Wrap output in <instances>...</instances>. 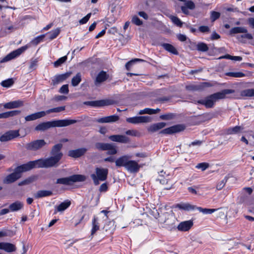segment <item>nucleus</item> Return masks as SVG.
Listing matches in <instances>:
<instances>
[{"mask_svg": "<svg viewBox=\"0 0 254 254\" xmlns=\"http://www.w3.org/2000/svg\"><path fill=\"white\" fill-rule=\"evenodd\" d=\"M65 110V106L58 107L54 108H52L45 111V116L47 114H50L51 113H58L63 111Z\"/></svg>", "mask_w": 254, "mask_h": 254, "instance_id": "nucleus-42", "label": "nucleus"}, {"mask_svg": "<svg viewBox=\"0 0 254 254\" xmlns=\"http://www.w3.org/2000/svg\"><path fill=\"white\" fill-rule=\"evenodd\" d=\"M95 147L99 150L107 151L108 155H114L117 153L116 146L112 143L98 142L95 144Z\"/></svg>", "mask_w": 254, "mask_h": 254, "instance_id": "nucleus-7", "label": "nucleus"}, {"mask_svg": "<svg viewBox=\"0 0 254 254\" xmlns=\"http://www.w3.org/2000/svg\"><path fill=\"white\" fill-rule=\"evenodd\" d=\"M81 81V75L80 73H77L71 79V84L73 86H77Z\"/></svg>", "mask_w": 254, "mask_h": 254, "instance_id": "nucleus-40", "label": "nucleus"}, {"mask_svg": "<svg viewBox=\"0 0 254 254\" xmlns=\"http://www.w3.org/2000/svg\"><path fill=\"white\" fill-rule=\"evenodd\" d=\"M185 129V127L182 125L174 126L166 128H165L160 132L161 134H170L181 131Z\"/></svg>", "mask_w": 254, "mask_h": 254, "instance_id": "nucleus-15", "label": "nucleus"}, {"mask_svg": "<svg viewBox=\"0 0 254 254\" xmlns=\"http://www.w3.org/2000/svg\"><path fill=\"white\" fill-rule=\"evenodd\" d=\"M13 83L14 82L13 79L12 78H9L2 81L1 82V85L4 87H9L13 84Z\"/></svg>", "mask_w": 254, "mask_h": 254, "instance_id": "nucleus-48", "label": "nucleus"}, {"mask_svg": "<svg viewBox=\"0 0 254 254\" xmlns=\"http://www.w3.org/2000/svg\"><path fill=\"white\" fill-rule=\"evenodd\" d=\"M23 105V102L20 100H16L8 103H6L4 104L3 107L5 109H14L20 107Z\"/></svg>", "mask_w": 254, "mask_h": 254, "instance_id": "nucleus-27", "label": "nucleus"}, {"mask_svg": "<svg viewBox=\"0 0 254 254\" xmlns=\"http://www.w3.org/2000/svg\"><path fill=\"white\" fill-rule=\"evenodd\" d=\"M23 207V203L19 201H16L9 206V208L10 211H17L21 210Z\"/></svg>", "mask_w": 254, "mask_h": 254, "instance_id": "nucleus-31", "label": "nucleus"}, {"mask_svg": "<svg viewBox=\"0 0 254 254\" xmlns=\"http://www.w3.org/2000/svg\"><path fill=\"white\" fill-rule=\"evenodd\" d=\"M31 170L29 165V163L22 165L17 167L14 172L8 175L3 180V183L5 184H10L13 183L18 179L20 177V174L22 172H26Z\"/></svg>", "mask_w": 254, "mask_h": 254, "instance_id": "nucleus-4", "label": "nucleus"}, {"mask_svg": "<svg viewBox=\"0 0 254 254\" xmlns=\"http://www.w3.org/2000/svg\"><path fill=\"white\" fill-rule=\"evenodd\" d=\"M162 46L168 52L174 55H178V52L177 49L172 45L168 43L162 44Z\"/></svg>", "mask_w": 254, "mask_h": 254, "instance_id": "nucleus-35", "label": "nucleus"}, {"mask_svg": "<svg viewBox=\"0 0 254 254\" xmlns=\"http://www.w3.org/2000/svg\"><path fill=\"white\" fill-rule=\"evenodd\" d=\"M20 113V111L19 110H13L0 113V119H7L9 117L17 116L19 115Z\"/></svg>", "mask_w": 254, "mask_h": 254, "instance_id": "nucleus-33", "label": "nucleus"}, {"mask_svg": "<svg viewBox=\"0 0 254 254\" xmlns=\"http://www.w3.org/2000/svg\"><path fill=\"white\" fill-rule=\"evenodd\" d=\"M20 136L19 130H9L0 137L1 142H6L11 140Z\"/></svg>", "mask_w": 254, "mask_h": 254, "instance_id": "nucleus-12", "label": "nucleus"}, {"mask_svg": "<svg viewBox=\"0 0 254 254\" xmlns=\"http://www.w3.org/2000/svg\"><path fill=\"white\" fill-rule=\"evenodd\" d=\"M131 22L134 24L140 26L142 25V22L140 20V19L136 15H134L132 17Z\"/></svg>", "mask_w": 254, "mask_h": 254, "instance_id": "nucleus-56", "label": "nucleus"}, {"mask_svg": "<svg viewBox=\"0 0 254 254\" xmlns=\"http://www.w3.org/2000/svg\"><path fill=\"white\" fill-rule=\"evenodd\" d=\"M0 249L3 250L6 252L10 253L15 252L16 247L12 244L1 242L0 243Z\"/></svg>", "mask_w": 254, "mask_h": 254, "instance_id": "nucleus-26", "label": "nucleus"}, {"mask_svg": "<svg viewBox=\"0 0 254 254\" xmlns=\"http://www.w3.org/2000/svg\"><path fill=\"white\" fill-rule=\"evenodd\" d=\"M248 23L249 26L252 28H254V18L251 17V18H248Z\"/></svg>", "mask_w": 254, "mask_h": 254, "instance_id": "nucleus-64", "label": "nucleus"}, {"mask_svg": "<svg viewBox=\"0 0 254 254\" xmlns=\"http://www.w3.org/2000/svg\"><path fill=\"white\" fill-rule=\"evenodd\" d=\"M76 122V120L69 119L49 121L39 124L35 127V129L36 130L44 131L51 127H66Z\"/></svg>", "mask_w": 254, "mask_h": 254, "instance_id": "nucleus-2", "label": "nucleus"}, {"mask_svg": "<svg viewBox=\"0 0 254 254\" xmlns=\"http://www.w3.org/2000/svg\"><path fill=\"white\" fill-rule=\"evenodd\" d=\"M199 30L202 33H205L209 32L210 29L207 26H201L199 27Z\"/></svg>", "mask_w": 254, "mask_h": 254, "instance_id": "nucleus-62", "label": "nucleus"}, {"mask_svg": "<svg viewBox=\"0 0 254 254\" xmlns=\"http://www.w3.org/2000/svg\"><path fill=\"white\" fill-rule=\"evenodd\" d=\"M87 150V149L85 148H81L75 150H70L68 152V155L70 157L77 158L84 155Z\"/></svg>", "mask_w": 254, "mask_h": 254, "instance_id": "nucleus-22", "label": "nucleus"}, {"mask_svg": "<svg viewBox=\"0 0 254 254\" xmlns=\"http://www.w3.org/2000/svg\"><path fill=\"white\" fill-rule=\"evenodd\" d=\"M175 117V115L172 113H169L165 115L160 116V118L162 120H170L173 119Z\"/></svg>", "mask_w": 254, "mask_h": 254, "instance_id": "nucleus-53", "label": "nucleus"}, {"mask_svg": "<svg viewBox=\"0 0 254 254\" xmlns=\"http://www.w3.org/2000/svg\"><path fill=\"white\" fill-rule=\"evenodd\" d=\"M240 95L243 97H251L254 96V88L242 90L240 93Z\"/></svg>", "mask_w": 254, "mask_h": 254, "instance_id": "nucleus-37", "label": "nucleus"}, {"mask_svg": "<svg viewBox=\"0 0 254 254\" xmlns=\"http://www.w3.org/2000/svg\"><path fill=\"white\" fill-rule=\"evenodd\" d=\"M71 74V72H67L64 74H59L54 76L52 79L53 84L55 85L65 80L68 78Z\"/></svg>", "mask_w": 254, "mask_h": 254, "instance_id": "nucleus-20", "label": "nucleus"}, {"mask_svg": "<svg viewBox=\"0 0 254 254\" xmlns=\"http://www.w3.org/2000/svg\"><path fill=\"white\" fill-rule=\"evenodd\" d=\"M100 225L98 222V218L94 216L92 221V229L91 231V236L92 237L95 234V233L99 230Z\"/></svg>", "mask_w": 254, "mask_h": 254, "instance_id": "nucleus-32", "label": "nucleus"}, {"mask_svg": "<svg viewBox=\"0 0 254 254\" xmlns=\"http://www.w3.org/2000/svg\"><path fill=\"white\" fill-rule=\"evenodd\" d=\"M197 50L200 52H206L208 50L207 45L204 43H199L196 46Z\"/></svg>", "mask_w": 254, "mask_h": 254, "instance_id": "nucleus-46", "label": "nucleus"}, {"mask_svg": "<svg viewBox=\"0 0 254 254\" xmlns=\"http://www.w3.org/2000/svg\"><path fill=\"white\" fill-rule=\"evenodd\" d=\"M220 13L218 12L212 11L211 12L210 18L212 21H214L219 18Z\"/></svg>", "mask_w": 254, "mask_h": 254, "instance_id": "nucleus-54", "label": "nucleus"}, {"mask_svg": "<svg viewBox=\"0 0 254 254\" xmlns=\"http://www.w3.org/2000/svg\"><path fill=\"white\" fill-rule=\"evenodd\" d=\"M60 160L54 156L46 159H39L35 161L29 162V165L32 169L34 168H50L57 167Z\"/></svg>", "mask_w": 254, "mask_h": 254, "instance_id": "nucleus-3", "label": "nucleus"}, {"mask_svg": "<svg viewBox=\"0 0 254 254\" xmlns=\"http://www.w3.org/2000/svg\"><path fill=\"white\" fill-rule=\"evenodd\" d=\"M67 60V56H64L60 59H59L57 61H56L54 63V66L55 67H58L60 66L62 64L64 63Z\"/></svg>", "mask_w": 254, "mask_h": 254, "instance_id": "nucleus-49", "label": "nucleus"}, {"mask_svg": "<svg viewBox=\"0 0 254 254\" xmlns=\"http://www.w3.org/2000/svg\"><path fill=\"white\" fill-rule=\"evenodd\" d=\"M28 48V46L26 45L23 46L15 51H12V52L8 54L7 56H6L2 59H1L0 61V63H2L6 62L17 57L18 56L20 55L22 53H23Z\"/></svg>", "mask_w": 254, "mask_h": 254, "instance_id": "nucleus-8", "label": "nucleus"}, {"mask_svg": "<svg viewBox=\"0 0 254 254\" xmlns=\"http://www.w3.org/2000/svg\"><path fill=\"white\" fill-rule=\"evenodd\" d=\"M130 158V157L127 155H124L118 158L115 161L116 166L118 167L126 166L128 160Z\"/></svg>", "mask_w": 254, "mask_h": 254, "instance_id": "nucleus-25", "label": "nucleus"}, {"mask_svg": "<svg viewBox=\"0 0 254 254\" xmlns=\"http://www.w3.org/2000/svg\"><path fill=\"white\" fill-rule=\"evenodd\" d=\"M86 177L84 175L76 174L68 177L58 179L56 183L65 185H71L74 183L84 182Z\"/></svg>", "mask_w": 254, "mask_h": 254, "instance_id": "nucleus-5", "label": "nucleus"}, {"mask_svg": "<svg viewBox=\"0 0 254 254\" xmlns=\"http://www.w3.org/2000/svg\"><path fill=\"white\" fill-rule=\"evenodd\" d=\"M158 180L161 184L166 186L165 188L166 190H170L175 184L174 181L170 180L168 175H167L166 178H158Z\"/></svg>", "mask_w": 254, "mask_h": 254, "instance_id": "nucleus-23", "label": "nucleus"}, {"mask_svg": "<svg viewBox=\"0 0 254 254\" xmlns=\"http://www.w3.org/2000/svg\"><path fill=\"white\" fill-rule=\"evenodd\" d=\"M70 201L68 200L61 203L57 206V211L60 212L64 211L70 206Z\"/></svg>", "mask_w": 254, "mask_h": 254, "instance_id": "nucleus-38", "label": "nucleus"}, {"mask_svg": "<svg viewBox=\"0 0 254 254\" xmlns=\"http://www.w3.org/2000/svg\"><path fill=\"white\" fill-rule=\"evenodd\" d=\"M108 174V170L106 168H96L95 169V173L92 174L91 177L93 180L94 184L96 186L98 185L100 182H103L106 180Z\"/></svg>", "mask_w": 254, "mask_h": 254, "instance_id": "nucleus-6", "label": "nucleus"}, {"mask_svg": "<svg viewBox=\"0 0 254 254\" xmlns=\"http://www.w3.org/2000/svg\"><path fill=\"white\" fill-rule=\"evenodd\" d=\"M114 101L109 99H105L97 101H85L83 102V104L91 107H103L112 105Z\"/></svg>", "mask_w": 254, "mask_h": 254, "instance_id": "nucleus-11", "label": "nucleus"}, {"mask_svg": "<svg viewBox=\"0 0 254 254\" xmlns=\"http://www.w3.org/2000/svg\"><path fill=\"white\" fill-rule=\"evenodd\" d=\"M200 189L199 186H194L193 187H190L188 188L189 192L193 194H199L197 190Z\"/></svg>", "mask_w": 254, "mask_h": 254, "instance_id": "nucleus-51", "label": "nucleus"}, {"mask_svg": "<svg viewBox=\"0 0 254 254\" xmlns=\"http://www.w3.org/2000/svg\"><path fill=\"white\" fill-rule=\"evenodd\" d=\"M170 18L171 19L172 21L178 27H182L183 25V22L177 16L171 15L170 16Z\"/></svg>", "mask_w": 254, "mask_h": 254, "instance_id": "nucleus-47", "label": "nucleus"}, {"mask_svg": "<svg viewBox=\"0 0 254 254\" xmlns=\"http://www.w3.org/2000/svg\"><path fill=\"white\" fill-rule=\"evenodd\" d=\"M234 92L235 90L233 89H224L213 94L204 99L198 100L197 103L204 105L207 108H212L217 100L224 99L226 98V95Z\"/></svg>", "mask_w": 254, "mask_h": 254, "instance_id": "nucleus-1", "label": "nucleus"}, {"mask_svg": "<svg viewBox=\"0 0 254 254\" xmlns=\"http://www.w3.org/2000/svg\"><path fill=\"white\" fill-rule=\"evenodd\" d=\"M91 13L87 14L85 16H84L83 18H82L81 19H80L79 21V23L80 24H85L89 20V19L91 16Z\"/></svg>", "mask_w": 254, "mask_h": 254, "instance_id": "nucleus-60", "label": "nucleus"}, {"mask_svg": "<svg viewBox=\"0 0 254 254\" xmlns=\"http://www.w3.org/2000/svg\"><path fill=\"white\" fill-rule=\"evenodd\" d=\"M46 144L44 139H37L28 143L25 145V148L29 150H38Z\"/></svg>", "mask_w": 254, "mask_h": 254, "instance_id": "nucleus-10", "label": "nucleus"}, {"mask_svg": "<svg viewBox=\"0 0 254 254\" xmlns=\"http://www.w3.org/2000/svg\"><path fill=\"white\" fill-rule=\"evenodd\" d=\"M225 75L233 77H243L245 75V74L242 72H228L225 73Z\"/></svg>", "mask_w": 254, "mask_h": 254, "instance_id": "nucleus-45", "label": "nucleus"}, {"mask_svg": "<svg viewBox=\"0 0 254 254\" xmlns=\"http://www.w3.org/2000/svg\"><path fill=\"white\" fill-rule=\"evenodd\" d=\"M166 219L164 220L165 225L168 229L172 230L176 228V223L177 219L173 213H166L165 214Z\"/></svg>", "mask_w": 254, "mask_h": 254, "instance_id": "nucleus-14", "label": "nucleus"}, {"mask_svg": "<svg viewBox=\"0 0 254 254\" xmlns=\"http://www.w3.org/2000/svg\"><path fill=\"white\" fill-rule=\"evenodd\" d=\"M109 138L112 141L122 143H127L129 141V138L125 135H112L109 136Z\"/></svg>", "mask_w": 254, "mask_h": 254, "instance_id": "nucleus-19", "label": "nucleus"}, {"mask_svg": "<svg viewBox=\"0 0 254 254\" xmlns=\"http://www.w3.org/2000/svg\"><path fill=\"white\" fill-rule=\"evenodd\" d=\"M209 167V164L207 163H201L196 166L197 169H200L202 171L205 170Z\"/></svg>", "mask_w": 254, "mask_h": 254, "instance_id": "nucleus-55", "label": "nucleus"}, {"mask_svg": "<svg viewBox=\"0 0 254 254\" xmlns=\"http://www.w3.org/2000/svg\"><path fill=\"white\" fill-rule=\"evenodd\" d=\"M127 122L133 124H137L139 123H146L151 122L152 118L150 116H139L128 118L126 119Z\"/></svg>", "mask_w": 254, "mask_h": 254, "instance_id": "nucleus-13", "label": "nucleus"}, {"mask_svg": "<svg viewBox=\"0 0 254 254\" xmlns=\"http://www.w3.org/2000/svg\"><path fill=\"white\" fill-rule=\"evenodd\" d=\"M52 194V192L50 190H41L37 192L36 193L34 194V196L36 198H39L40 197H46L50 196Z\"/></svg>", "mask_w": 254, "mask_h": 254, "instance_id": "nucleus-36", "label": "nucleus"}, {"mask_svg": "<svg viewBox=\"0 0 254 254\" xmlns=\"http://www.w3.org/2000/svg\"><path fill=\"white\" fill-rule=\"evenodd\" d=\"M104 228L106 231L112 232L115 230V222L113 221H109L105 225Z\"/></svg>", "mask_w": 254, "mask_h": 254, "instance_id": "nucleus-41", "label": "nucleus"}, {"mask_svg": "<svg viewBox=\"0 0 254 254\" xmlns=\"http://www.w3.org/2000/svg\"><path fill=\"white\" fill-rule=\"evenodd\" d=\"M108 77L109 75L107 74L105 71H101L98 74L96 78L95 84L97 85L98 84L103 82L106 80Z\"/></svg>", "mask_w": 254, "mask_h": 254, "instance_id": "nucleus-29", "label": "nucleus"}, {"mask_svg": "<svg viewBox=\"0 0 254 254\" xmlns=\"http://www.w3.org/2000/svg\"><path fill=\"white\" fill-rule=\"evenodd\" d=\"M231 34H234L237 33H245V35L238 36L237 38L239 39V37L242 38H247L249 40H252L253 38L252 35L250 33H248V30L244 27H235L232 28L230 31Z\"/></svg>", "mask_w": 254, "mask_h": 254, "instance_id": "nucleus-9", "label": "nucleus"}, {"mask_svg": "<svg viewBox=\"0 0 254 254\" xmlns=\"http://www.w3.org/2000/svg\"><path fill=\"white\" fill-rule=\"evenodd\" d=\"M198 211L202 212L203 214H211L219 209H209V208H203L201 207H196Z\"/></svg>", "mask_w": 254, "mask_h": 254, "instance_id": "nucleus-43", "label": "nucleus"}, {"mask_svg": "<svg viewBox=\"0 0 254 254\" xmlns=\"http://www.w3.org/2000/svg\"><path fill=\"white\" fill-rule=\"evenodd\" d=\"M60 28H57L54 30L50 31L47 34L49 35V39L53 40L56 38L60 34Z\"/></svg>", "mask_w": 254, "mask_h": 254, "instance_id": "nucleus-44", "label": "nucleus"}, {"mask_svg": "<svg viewBox=\"0 0 254 254\" xmlns=\"http://www.w3.org/2000/svg\"><path fill=\"white\" fill-rule=\"evenodd\" d=\"M243 128V127L241 126H236L233 127H230L227 129L226 133L228 134H236L240 132Z\"/></svg>", "mask_w": 254, "mask_h": 254, "instance_id": "nucleus-39", "label": "nucleus"}, {"mask_svg": "<svg viewBox=\"0 0 254 254\" xmlns=\"http://www.w3.org/2000/svg\"><path fill=\"white\" fill-rule=\"evenodd\" d=\"M45 36L44 34L40 35L32 40L31 43L34 45H37L43 40Z\"/></svg>", "mask_w": 254, "mask_h": 254, "instance_id": "nucleus-50", "label": "nucleus"}, {"mask_svg": "<svg viewBox=\"0 0 254 254\" xmlns=\"http://www.w3.org/2000/svg\"><path fill=\"white\" fill-rule=\"evenodd\" d=\"M176 207L180 209H182L186 211H190L196 209V206L191 205L189 203H182L177 204L176 205Z\"/></svg>", "mask_w": 254, "mask_h": 254, "instance_id": "nucleus-30", "label": "nucleus"}, {"mask_svg": "<svg viewBox=\"0 0 254 254\" xmlns=\"http://www.w3.org/2000/svg\"><path fill=\"white\" fill-rule=\"evenodd\" d=\"M160 111V109L159 108H157L156 109H152L150 108H145L143 110H140L139 112V115L142 114H149L152 115L155 114L159 113Z\"/></svg>", "mask_w": 254, "mask_h": 254, "instance_id": "nucleus-34", "label": "nucleus"}, {"mask_svg": "<svg viewBox=\"0 0 254 254\" xmlns=\"http://www.w3.org/2000/svg\"><path fill=\"white\" fill-rule=\"evenodd\" d=\"M63 144L61 143H58L55 145L51 151V155L55 158H58L60 160L63 155V153L61 152V149L62 148Z\"/></svg>", "mask_w": 254, "mask_h": 254, "instance_id": "nucleus-16", "label": "nucleus"}, {"mask_svg": "<svg viewBox=\"0 0 254 254\" xmlns=\"http://www.w3.org/2000/svg\"><path fill=\"white\" fill-rule=\"evenodd\" d=\"M210 86V83L208 82H202L198 84H190L186 86V88L189 91H198L202 90L204 88Z\"/></svg>", "mask_w": 254, "mask_h": 254, "instance_id": "nucleus-18", "label": "nucleus"}, {"mask_svg": "<svg viewBox=\"0 0 254 254\" xmlns=\"http://www.w3.org/2000/svg\"><path fill=\"white\" fill-rule=\"evenodd\" d=\"M225 185V182L224 180H222L219 183H218V184L216 186V189L218 190H221L223 188V187Z\"/></svg>", "mask_w": 254, "mask_h": 254, "instance_id": "nucleus-63", "label": "nucleus"}, {"mask_svg": "<svg viewBox=\"0 0 254 254\" xmlns=\"http://www.w3.org/2000/svg\"><path fill=\"white\" fill-rule=\"evenodd\" d=\"M108 123H112L118 121L119 120V117L117 115H112L107 116Z\"/></svg>", "mask_w": 254, "mask_h": 254, "instance_id": "nucleus-58", "label": "nucleus"}, {"mask_svg": "<svg viewBox=\"0 0 254 254\" xmlns=\"http://www.w3.org/2000/svg\"><path fill=\"white\" fill-rule=\"evenodd\" d=\"M125 168L131 173H136L139 171L140 166L136 161L129 159Z\"/></svg>", "mask_w": 254, "mask_h": 254, "instance_id": "nucleus-17", "label": "nucleus"}, {"mask_svg": "<svg viewBox=\"0 0 254 254\" xmlns=\"http://www.w3.org/2000/svg\"><path fill=\"white\" fill-rule=\"evenodd\" d=\"M166 124L165 123H158L151 125L148 127L147 129L149 132H154L163 128L166 126Z\"/></svg>", "mask_w": 254, "mask_h": 254, "instance_id": "nucleus-28", "label": "nucleus"}, {"mask_svg": "<svg viewBox=\"0 0 254 254\" xmlns=\"http://www.w3.org/2000/svg\"><path fill=\"white\" fill-rule=\"evenodd\" d=\"M45 116V111H41L35 113L27 116L25 117V120L27 122L36 120Z\"/></svg>", "mask_w": 254, "mask_h": 254, "instance_id": "nucleus-24", "label": "nucleus"}, {"mask_svg": "<svg viewBox=\"0 0 254 254\" xmlns=\"http://www.w3.org/2000/svg\"><path fill=\"white\" fill-rule=\"evenodd\" d=\"M59 92L61 93L68 94L69 92L68 86L67 84L63 85L60 89Z\"/></svg>", "mask_w": 254, "mask_h": 254, "instance_id": "nucleus-59", "label": "nucleus"}, {"mask_svg": "<svg viewBox=\"0 0 254 254\" xmlns=\"http://www.w3.org/2000/svg\"><path fill=\"white\" fill-rule=\"evenodd\" d=\"M193 225V222L191 220L185 221L181 222L177 228L179 231H187L189 230Z\"/></svg>", "mask_w": 254, "mask_h": 254, "instance_id": "nucleus-21", "label": "nucleus"}, {"mask_svg": "<svg viewBox=\"0 0 254 254\" xmlns=\"http://www.w3.org/2000/svg\"><path fill=\"white\" fill-rule=\"evenodd\" d=\"M38 63V60L37 59H32L31 60L30 64L29 65L30 70L31 71L35 69Z\"/></svg>", "mask_w": 254, "mask_h": 254, "instance_id": "nucleus-57", "label": "nucleus"}, {"mask_svg": "<svg viewBox=\"0 0 254 254\" xmlns=\"http://www.w3.org/2000/svg\"><path fill=\"white\" fill-rule=\"evenodd\" d=\"M34 181V178L33 177H30L26 180L22 181L18 183L19 186H23V185H29L30 183H32Z\"/></svg>", "mask_w": 254, "mask_h": 254, "instance_id": "nucleus-52", "label": "nucleus"}, {"mask_svg": "<svg viewBox=\"0 0 254 254\" xmlns=\"http://www.w3.org/2000/svg\"><path fill=\"white\" fill-rule=\"evenodd\" d=\"M185 6L190 9H194L195 8V4L192 1H185Z\"/></svg>", "mask_w": 254, "mask_h": 254, "instance_id": "nucleus-61", "label": "nucleus"}]
</instances>
